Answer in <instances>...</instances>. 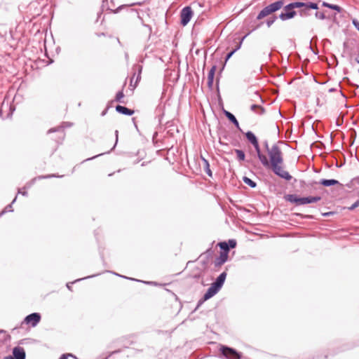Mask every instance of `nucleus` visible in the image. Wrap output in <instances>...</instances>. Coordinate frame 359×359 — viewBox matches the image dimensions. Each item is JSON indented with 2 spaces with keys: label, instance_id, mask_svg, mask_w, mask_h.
<instances>
[{
  "label": "nucleus",
  "instance_id": "obj_1",
  "mask_svg": "<svg viewBox=\"0 0 359 359\" xmlns=\"http://www.w3.org/2000/svg\"><path fill=\"white\" fill-rule=\"evenodd\" d=\"M284 1L278 0L269 5L265 6L260 11L257 16V20H260L264 18L279 11L283 7L284 11L281 12L278 18L282 21H286L294 18L297 14L298 11H296L294 9L298 8V1L291 2L284 6Z\"/></svg>",
  "mask_w": 359,
  "mask_h": 359
},
{
  "label": "nucleus",
  "instance_id": "obj_2",
  "mask_svg": "<svg viewBox=\"0 0 359 359\" xmlns=\"http://www.w3.org/2000/svg\"><path fill=\"white\" fill-rule=\"evenodd\" d=\"M227 273L226 271L222 272L219 275L216 280L211 284L210 287L208 289L203 297L198 300L196 307L194 311H196L199 307L208 299L215 296L222 287Z\"/></svg>",
  "mask_w": 359,
  "mask_h": 359
},
{
  "label": "nucleus",
  "instance_id": "obj_3",
  "mask_svg": "<svg viewBox=\"0 0 359 359\" xmlns=\"http://www.w3.org/2000/svg\"><path fill=\"white\" fill-rule=\"evenodd\" d=\"M298 15L303 18H308L312 15V11L319 9L318 2L299 1H298Z\"/></svg>",
  "mask_w": 359,
  "mask_h": 359
},
{
  "label": "nucleus",
  "instance_id": "obj_4",
  "mask_svg": "<svg viewBox=\"0 0 359 359\" xmlns=\"http://www.w3.org/2000/svg\"><path fill=\"white\" fill-rule=\"evenodd\" d=\"M278 144H282L281 141L278 142V143L274 144L271 147L270 150H269V165L275 163H283L284 160L283 157V153L280 148L278 146Z\"/></svg>",
  "mask_w": 359,
  "mask_h": 359
},
{
  "label": "nucleus",
  "instance_id": "obj_5",
  "mask_svg": "<svg viewBox=\"0 0 359 359\" xmlns=\"http://www.w3.org/2000/svg\"><path fill=\"white\" fill-rule=\"evenodd\" d=\"M283 163H275L270 165L273 172L278 177L284 179L287 181H290L292 177V175L283 168Z\"/></svg>",
  "mask_w": 359,
  "mask_h": 359
},
{
  "label": "nucleus",
  "instance_id": "obj_6",
  "mask_svg": "<svg viewBox=\"0 0 359 359\" xmlns=\"http://www.w3.org/2000/svg\"><path fill=\"white\" fill-rule=\"evenodd\" d=\"M220 351L226 359H241V354L234 348L222 346Z\"/></svg>",
  "mask_w": 359,
  "mask_h": 359
},
{
  "label": "nucleus",
  "instance_id": "obj_7",
  "mask_svg": "<svg viewBox=\"0 0 359 359\" xmlns=\"http://www.w3.org/2000/svg\"><path fill=\"white\" fill-rule=\"evenodd\" d=\"M41 318V316L39 313H32L31 314H29L24 318L23 321L22 322V324L25 323L27 325L34 327L40 322Z\"/></svg>",
  "mask_w": 359,
  "mask_h": 359
},
{
  "label": "nucleus",
  "instance_id": "obj_8",
  "mask_svg": "<svg viewBox=\"0 0 359 359\" xmlns=\"http://www.w3.org/2000/svg\"><path fill=\"white\" fill-rule=\"evenodd\" d=\"M193 11L190 6H185L183 8L180 13V23L182 25H187L191 20L193 16Z\"/></svg>",
  "mask_w": 359,
  "mask_h": 359
},
{
  "label": "nucleus",
  "instance_id": "obj_9",
  "mask_svg": "<svg viewBox=\"0 0 359 359\" xmlns=\"http://www.w3.org/2000/svg\"><path fill=\"white\" fill-rule=\"evenodd\" d=\"M257 154V157L264 167H269V161L267 157L261 152L259 142L252 144Z\"/></svg>",
  "mask_w": 359,
  "mask_h": 359
},
{
  "label": "nucleus",
  "instance_id": "obj_10",
  "mask_svg": "<svg viewBox=\"0 0 359 359\" xmlns=\"http://www.w3.org/2000/svg\"><path fill=\"white\" fill-rule=\"evenodd\" d=\"M320 184L324 187H331L334 185H340L341 186V184L337 180L334 179H322L318 182H313L311 183V185L313 186V184Z\"/></svg>",
  "mask_w": 359,
  "mask_h": 359
},
{
  "label": "nucleus",
  "instance_id": "obj_11",
  "mask_svg": "<svg viewBox=\"0 0 359 359\" xmlns=\"http://www.w3.org/2000/svg\"><path fill=\"white\" fill-rule=\"evenodd\" d=\"M12 356L15 359H26V353L25 349L20 346H15L13 348Z\"/></svg>",
  "mask_w": 359,
  "mask_h": 359
},
{
  "label": "nucleus",
  "instance_id": "obj_12",
  "mask_svg": "<svg viewBox=\"0 0 359 359\" xmlns=\"http://www.w3.org/2000/svg\"><path fill=\"white\" fill-rule=\"evenodd\" d=\"M229 255H226L225 252H220L219 257H216L214 261L215 268L217 269L226 263L228 260Z\"/></svg>",
  "mask_w": 359,
  "mask_h": 359
},
{
  "label": "nucleus",
  "instance_id": "obj_13",
  "mask_svg": "<svg viewBox=\"0 0 359 359\" xmlns=\"http://www.w3.org/2000/svg\"><path fill=\"white\" fill-rule=\"evenodd\" d=\"M286 201L294 203L296 205H302V197H299L296 194H287L285 196Z\"/></svg>",
  "mask_w": 359,
  "mask_h": 359
},
{
  "label": "nucleus",
  "instance_id": "obj_14",
  "mask_svg": "<svg viewBox=\"0 0 359 359\" xmlns=\"http://www.w3.org/2000/svg\"><path fill=\"white\" fill-rule=\"evenodd\" d=\"M116 111L119 114L126 115V116H132L134 114L133 110L128 109L126 107H124L122 105H116Z\"/></svg>",
  "mask_w": 359,
  "mask_h": 359
},
{
  "label": "nucleus",
  "instance_id": "obj_15",
  "mask_svg": "<svg viewBox=\"0 0 359 359\" xmlns=\"http://www.w3.org/2000/svg\"><path fill=\"white\" fill-rule=\"evenodd\" d=\"M224 114L225 116L231 121L238 129H241L239 126V123L238 120L236 119V116L229 111L224 109Z\"/></svg>",
  "mask_w": 359,
  "mask_h": 359
},
{
  "label": "nucleus",
  "instance_id": "obj_16",
  "mask_svg": "<svg viewBox=\"0 0 359 359\" xmlns=\"http://www.w3.org/2000/svg\"><path fill=\"white\" fill-rule=\"evenodd\" d=\"M321 200V197L318 196H306L302 197V205H305L308 203H316Z\"/></svg>",
  "mask_w": 359,
  "mask_h": 359
},
{
  "label": "nucleus",
  "instance_id": "obj_17",
  "mask_svg": "<svg viewBox=\"0 0 359 359\" xmlns=\"http://www.w3.org/2000/svg\"><path fill=\"white\" fill-rule=\"evenodd\" d=\"M216 69H217V66L213 65L208 72V86L210 88L212 87V85H213L214 76H215V73Z\"/></svg>",
  "mask_w": 359,
  "mask_h": 359
},
{
  "label": "nucleus",
  "instance_id": "obj_18",
  "mask_svg": "<svg viewBox=\"0 0 359 359\" xmlns=\"http://www.w3.org/2000/svg\"><path fill=\"white\" fill-rule=\"evenodd\" d=\"M201 158L203 163V168H204L205 172L209 177H212V172L210 168V164H209L208 161L206 158H205L203 156H201Z\"/></svg>",
  "mask_w": 359,
  "mask_h": 359
},
{
  "label": "nucleus",
  "instance_id": "obj_19",
  "mask_svg": "<svg viewBox=\"0 0 359 359\" xmlns=\"http://www.w3.org/2000/svg\"><path fill=\"white\" fill-rule=\"evenodd\" d=\"M250 109L258 114H264L265 113V109L259 104H252L250 106Z\"/></svg>",
  "mask_w": 359,
  "mask_h": 359
},
{
  "label": "nucleus",
  "instance_id": "obj_20",
  "mask_svg": "<svg viewBox=\"0 0 359 359\" xmlns=\"http://www.w3.org/2000/svg\"><path fill=\"white\" fill-rule=\"evenodd\" d=\"M245 137L247 138V140L252 144H254L255 143H257L258 142V140L257 138V137L255 136V135L251 132V131H248L246 133H245Z\"/></svg>",
  "mask_w": 359,
  "mask_h": 359
},
{
  "label": "nucleus",
  "instance_id": "obj_21",
  "mask_svg": "<svg viewBox=\"0 0 359 359\" xmlns=\"http://www.w3.org/2000/svg\"><path fill=\"white\" fill-rule=\"evenodd\" d=\"M118 130H115L116 142H115V144H114L113 147L111 149V150H109V151H108L107 152H104V153L95 155V156H93L91 158H88L86 161H90V160L94 159V158H97V157H98L100 156H102V155H103L104 154H109L110 151L111 150H113L116 147V144L118 142Z\"/></svg>",
  "mask_w": 359,
  "mask_h": 359
},
{
  "label": "nucleus",
  "instance_id": "obj_22",
  "mask_svg": "<svg viewBox=\"0 0 359 359\" xmlns=\"http://www.w3.org/2000/svg\"><path fill=\"white\" fill-rule=\"evenodd\" d=\"M217 245L219 247L221 252H225L226 255H229V252L230 251V248L227 245V243L226 241L219 242Z\"/></svg>",
  "mask_w": 359,
  "mask_h": 359
},
{
  "label": "nucleus",
  "instance_id": "obj_23",
  "mask_svg": "<svg viewBox=\"0 0 359 359\" xmlns=\"http://www.w3.org/2000/svg\"><path fill=\"white\" fill-rule=\"evenodd\" d=\"M213 254H214V251L212 250V248H208V250H206L205 252H204L203 253H202L199 258H203V257H206L207 259H209L210 260V259L213 256Z\"/></svg>",
  "mask_w": 359,
  "mask_h": 359
},
{
  "label": "nucleus",
  "instance_id": "obj_24",
  "mask_svg": "<svg viewBox=\"0 0 359 359\" xmlns=\"http://www.w3.org/2000/svg\"><path fill=\"white\" fill-rule=\"evenodd\" d=\"M243 181L251 188H255L257 187V183L246 176L243 177Z\"/></svg>",
  "mask_w": 359,
  "mask_h": 359
},
{
  "label": "nucleus",
  "instance_id": "obj_25",
  "mask_svg": "<svg viewBox=\"0 0 359 359\" xmlns=\"http://www.w3.org/2000/svg\"><path fill=\"white\" fill-rule=\"evenodd\" d=\"M235 153L237 155V160L238 161H243L245 159V154L243 150L241 149H235Z\"/></svg>",
  "mask_w": 359,
  "mask_h": 359
},
{
  "label": "nucleus",
  "instance_id": "obj_26",
  "mask_svg": "<svg viewBox=\"0 0 359 359\" xmlns=\"http://www.w3.org/2000/svg\"><path fill=\"white\" fill-rule=\"evenodd\" d=\"M133 69L135 71V73L136 72H138V74H137V79H136V83H137L140 80V79H141L140 74H141V72H142V66L140 65H135L133 67Z\"/></svg>",
  "mask_w": 359,
  "mask_h": 359
},
{
  "label": "nucleus",
  "instance_id": "obj_27",
  "mask_svg": "<svg viewBox=\"0 0 359 359\" xmlns=\"http://www.w3.org/2000/svg\"><path fill=\"white\" fill-rule=\"evenodd\" d=\"M156 114H159L158 116V122L159 123H161V119L164 115L163 114V107L158 105L157 107H156Z\"/></svg>",
  "mask_w": 359,
  "mask_h": 359
},
{
  "label": "nucleus",
  "instance_id": "obj_28",
  "mask_svg": "<svg viewBox=\"0 0 359 359\" xmlns=\"http://www.w3.org/2000/svg\"><path fill=\"white\" fill-rule=\"evenodd\" d=\"M278 17H277L276 15H273V16L269 18L266 20V24L267 27H270L276 22V20L278 19Z\"/></svg>",
  "mask_w": 359,
  "mask_h": 359
},
{
  "label": "nucleus",
  "instance_id": "obj_29",
  "mask_svg": "<svg viewBox=\"0 0 359 359\" xmlns=\"http://www.w3.org/2000/svg\"><path fill=\"white\" fill-rule=\"evenodd\" d=\"M16 198H17V196H15V198L13 200L12 203L9 205H8L5 209L0 213V217L4 214L6 212H12L13 210L11 209L12 208V204L13 203H15V201H16Z\"/></svg>",
  "mask_w": 359,
  "mask_h": 359
},
{
  "label": "nucleus",
  "instance_id": "obj_30",
  "mask_svg": "<svg viewBox=\"0 0 359 359\" xmlns=\"http://www.w3.org/2000/svg\"><path fill=\"white\" fill-rule=\"evenodd\" d=\"M315 17L318 20H325L326 19L325 14L323 12H320L318 10L316 11Z\"/></svg>",
  "mask_w": 359,
  "mask_h": 359
},
{
  "label": "nucleus",
  "instance_id": "obj_31",
  "mask_svg": "<svg viewBox=\"0 0 359 359\" xmlns=\"http://www.w3.org/2000/svg\"><path fill=\"white\" fill-rule=\"evenodd\" d=\"M250 32H248L247 34H245L241 40L240 41L238 42V43L236 45V46L233 49V50L236 53L238 50H239L241 47V45H242V43L243 41V40L247 37V36L250 34Z\"/></svg>",
  "mask_w": 359,
  "mask_h": 359
},
{
  "label": "nucleus",
  "instance_id": "obj_32",
  "mask_svg": "<svg viewBox=\"0 0 359 359\" xmlns=\"http://www.w3.org/2000/svg\"><path fill=\"white\" fill-rule=\"evenodd\" d=\"M226 243H227V245H228V247H229L230 249H231V248H236V240H234V239H230V240H229V241H228V242H226Z\"/></svg>",
  "mask_w": 359,
  "mask_h": 359
},
{
  "label": "nucleus",
  "instance_id": "obj_33",
  "mask_svg": "<svg viewBox=\"0 0 359 359\" xmlns=\"http://www.w3.org/2000/svg\"><path fill=\"white\" fill-rule=\"evenodd\" d=\"M124 95L122 90L118 91L116 95V101L121 102V99L123 97Z\"/></svg>",
  "mask_w": 359,
  "mask_h": 359
},
{
  "label": "nucleus",
  "instance_id": "obj_34",
  "mask_svg": "<svg viewBox=\"0 0 359 359\" xmlns=\"http://www.w3.org/2000/svg\"><path fill=\"white\" fill-rule=\"evenodd\" d=\"M201 259V264L202 266L204 267V268H206L207 266L209 264V262H210V259H207L206 257H203V258H199Z\"/></svg>",
  "mask_w": 359,
  "mask_h": 359
},
{
  "label": "nucleus",
  "instance_id": "obj_35",
  "mask_svg": "<svg viewBox=\"0 0 359 359\" xmlns=\"http://www.w3.org/2000/svg\"><path fill=\"white\" fill-rule=\"evenodd\" d=\"M330 9L334 10L337 11L338 13H340L341 11V8L336 4H332V6H330Z\"/></svg>",
  "mask_w": 359,
  "mask_h": 359
},
{
  "label": "nucleus",
  "instance_id": "obj_36",
  "mask_svg": "<svg viewBox=\"0 0 359 359\" xmlns=\"http://www.w3.org/2000/svg\"><path fill=\"white\" fill-rule=\"evenodd\" d=\"M358 207H359V198L353 204H352L351 207L348 208V210H353Z\"/></svg>",
  "mask_w": 359,
  "mask_h": 359
},
{
  "label": "nucleus",
  "instance_id": "obj_37",
  "mask_svg": "<svg viewBox=\"0 0 359 359\" xmlns=\"http://www.w3.org/2000/svg\"><path fill=\"white\" fill-rule=\"evenodd\" d=\"M68 357H73L76 359V357L72 353L62 354L59 359H68Z\"/></svg>",
  "mask_w": 359,
  "mask_h": 359
},
{
  "label": "nucleus",
  "instance_id": "obj_38",
  "mask_svg": "<svg viewBox=\"0 0 359 359\" xmlns=\"http://www.w3.org/2000/svg\"><path fill=\"white\" fill-rule=\"evenodd\" d=\"M57 131H62V128L61 127H57V128H50V130H48V133H51L57 132Z\"/></svg>",
  "mask_w": 359,
  "mask_h": 359
},
{
  "label": "nucleus",
  "instance_id": "obj_39",
  "mask_svg": "<svg viewBox=\"0 0 359 359\" xmlns=\"http://www.w3.org/2000/svg\"><path fill=\"white\" fill-rule=\"evenodd\" d=\"M235 53V52L232 50H231L229 53H228L225 57V62H226L227 60H229L231 57L232 55Z\"/></svg>",
  "mask_w": 359,
  "mask_h": 359
},
{
  "label": "nucleus",
  "instance_id": "obj_40",
  "mask_svg": "<svg viewBox=\"0 0 359 359\" xmlns=\"http://www.w3.org/2000/svg\"><path fill=\"white\" fill-rule=\"evenodd\" d=\"M298 216L301 217L303 219H313V217L310 215H302V214H297Z\"/></svg>",
  "mask_w": 359,
  "mask_h": 359
},
{
  "label": "nucleus",
  "instance_id": "obj_41",
  "mask_svg": "<svg viewBox=\"0 0 359 359\" xmlns=\"http://www.w3.org/2000/svg\"><path fill=\"white\" fill-rule=\"evenodd\" d=\"M22 189H25V187L22 188V189H18V194H20L24 196H27L28 195L27 191L26 190H22Z\"/></svg>",
  "mask_w": 359,
  "mask_h": 359
},
{
  "label": "nucleus",
  "instance_id": "obj_42",
  "mask_svg": "<svg viewBox=\"0 0 359 359\" xmlns=\"http://www.w3.org/2000/svg\"><path fill=\"white\" fill-rule=\"evenodd\" d=\"M99 274H100V273H97V274H96V275L88 276L85 277V278H79V279H77L76 280H75V282L81 281V280H84V279H86V278H90L95 277V276H97V275H99Z\"/></svg>",
  "mask_w": 359,
  "mask_h": 359
},
{
  "label": "nucleus",
  "instance_id": "obj_43",
  "mask_svg": "<svg viewBox=\"0 0 359 359\" xmlns=\"http://www.w3.org/2000/svg\"><path fill=\"white\" fill-rule=\"evenodd\" d=\"M353 24L355 26V27L359 31V22L356 20H353Z\"/></svg>",
  "mask_w": 359,
  "mask_h": 359
},
{
  "label": "nucleus",
  "instance_id": "obj_44",
  "mask_svg": "<svg viewBox=\"0 0 359 359\" xmlns=\"http://www.w3.org/2000/svg\"><path fill=\"white\" fill-rule=\"evenodd\" d=\"M57 177V176L55 175H46V176H39V178L44 179V178H50V177Z\"/></svg>",
  "mask_w": 359,
  "mask_h": 359
},
{
  "label": "nucleus",
  "instance_id": "obj_45",
  "mask_svg": "<svg viewBox=\"0 0 359 359\" xmlns=\"http://www.w3.org/2000/svg\"><path fill=\"white\" fill-rule=\"evenodd\" d=\"M114 274H115L116 276H120V277H121V278H123L130 279V280H136V281H140L139 280H136V279H135V278H128V277H126V276L119 275V274H118V273H114Z\"/></svg>",
  "mask_w": 359,
  "mask_h": 359
},
{
  "label": "nucleus",
  "instance_id": "obj_46",
  "mask_svg": "<svg viewBox=\"0 0 359 359\" xmlns=\"http://www.w3.org/2000/svg\"><path fill=\"white\" fill-rule=\"evenodd\" d=\"M264 147H265L267 153H269V150H270L271 148H269V143H268L267 140L264 141Z\"/></svg>",
  "mask_w": 359,
  "mask_h": 359
},
{
  "label": "nucleus",
  "instance_id": "obj_47",
  "mask_svg": "<svg viewBox=\"0 0 359 359\" xmlns=\"http://www.w3.org/2000/svg\"><path fill=\"white\" fill-rule=\"evenodd\" d=\"M332 4H329V3H327V2H325V1H323V2L322 3V6H323L326 7V8H330V6H332Z\"/></svg>",
  "mask_w": 359,
  "mask_h": 359
},
{
  "label": "nucleus",
  "instance_id": "obj_48",
  "mask_svg": "<svg viewBox=\"0 0 359 359\" xmlns=\"http://www.w3.org/2000/svg\"><path fill=\"white\" fill-rule=\"evenodd\" d=\"M125 6H126L122 5V6H118L116 10L114 11V13H116L119 12L122 9V8H123Z\"/></svg>",
  "mask_w": 359,
  "mask_h": 359
},
{
  "label": "nucleus",
  "instance_id": "obj_49",
  "mask_svg": "<svg viewBox=\"0 0 359 359\" xmlns=\"http://www.w3.org/2000/svg\"><path fill=\"white\" fill-rule=\"evenodd\" d=\"M120 350H116L114 351H112L108 356H107L104 359H108L111 355L119 353Z\"/></svg>",
  "mask_w": 359,
  "mask_h": 359
},
{
  "label": "nucleus",
  "instance_id": "obj_50",
  "mask_svg": "<svg viewBox=\"0 0 359 359\" xmlns=\"http://www.w3.org/2000/svg\"><path fill=\"white\" fill-rule=\"evenodd\" d=\"M4 359H15L12 355H8L4 358Z\"/></svg>",
  "mask_w": 359,
  "mask_h": 359
},
{
  "label": "nucleus",
  "instance_id": "obj_51",
  "mask_svg": "<svg viewBox=\"0 0 359 359\" xmlns=\"http://www.w3.org/2000/svg\"><path fill=\"white\" fill-rule=\"evenodd\" d=\"M142 4L141 2H137V3H133V4H131L130 6H134V5H139V6H141Z\"/></svg>",
  "mask_w": 359,
  "mask_h": 359
},
{
  "label": "nucleus",
  "instance_id": "obj_52",
  "mask_svg": "<svg viewBox=\"0 0 359 359\" xmlns=\"http://www.w3.org/2000/svg\"><path fill=\"white\" fill-rule=\"evenodd\" d=\"M107 109H108L107 108V109H105L102 112L101 115H102V116H104V115L107 114Z\"/></svg>",
  "mask_w": 359,
  "mask_h": 359
},
{
  "label": "nucleus",
  "instance_id": "obj_53",
  "mask_svg": "<svg viewBox=\"0 0 359 359\" xmlns=\"http://www.w3.org/2000/svg\"><path fill=\"white\" fill-rule=\"evenodd\" d=\"M35 180H36V178L32 179L31 182L29 184V187H30L34 182Z\"/></svg>",
  "mask_w": 359,
  "mask_h": 359
},
{
  "label": "nucleus",
  "instance_id": "obj_54",
  "mask_svg": "<svg viewBox=\"0 0 359 359\" xmlns=\"http://www.w3.org/2000/svg\"><path fill=\"white\" fill-rule=\"evenodd\" d=\"M143 283L149 284V285L155 284V283H154V282H145V281H143Z\"/></svg>",
  "mask_w": 359,
  "mask_h": 359
},
{
  "label": "nucleus",
  "instance_id": "obj_55",
  "mask_svg": "<svg viewBox=\"0 0 359 359\" xmlns=\"http://www.w3.org/2000/svg\"><path fill=\"white\" fill-rule=\"evenodd\" d=\"M262 24H263V23H262V22H261L259 25H258L257 26V27H256V28L253 29L252 30H255L257 28L259 27Z\"/></svg>",
  "mask_w": 359,
  "mask_h": 359
},
{
  "label": "nucleus",
  "instance_id": "obj_56",
  "mask_svg": "<svg viewBox=\"0 0 359 359\" xmlns=\"http://www.w3.org/2000/svg\"><path fill=\"white\" fill-rule=\"evenodd\" d=\"M331 214H332V212H327V213L323 214V215L324 216H328V215H330Z\"/></svg>",
  "mask_w": 359,
  "mask_h": 359
},
{
  "label": "nucleus",
  "instance_id": "obj_57",
  "mask_svg": "<svg viewBox=\"0 0 359 359\" xmlns=\"http://www.w3.org/2000/svg\"><path fill=\"white\" fill-rule=\"evenodd\" d=\"M67 287L68 289L71 290V286L69 285V283L67 284Z\"/></svg>",
  "mask_w": 359,
  "mask_h": 359
},
{
  "label": "nucleus",
  "instance_id": "obj_58",
  "mask_svg": "<svg viewBox=\"0 0 359 359\" xmlns=\"http://www.w3.org/2000/svg\"><path fill=\"white\" fill-rule=\"evenodd\" d=\"M355 60H356L357 63L359 64V59L356 58Z\"/></svg>",
  "mask_w": 359,
  "mask_h": 359
},
{
  "label": "nucleus",
  "instance_id": "obj_59",
  "mask_svg": "<svg viewBox=\"0 0 359 359\" xmlns=\"http://www.w3.org/2000/svg\"><path fill=\"white\" fill-rule=\"evenodd\" d=\"M125 56H126V58H128V53H126Z\"/></svg>",
  "mask_w": 359,
  "mask_h": 359
},
{
  "label": "nucleus",
  "instance_id": "obj_60",
  "mask_svg": "<svg viewBox=\"0 0 359 359\" xmlns=\"http://www.w3.org/2000/svg\"><path fill=\"white\" fill-rule=\"evenodd\" d=\"M102 15V13H98V18Z\"/></svg>",
  "mask_w": 359,
  "mask_h": 359
}]
</instances>
